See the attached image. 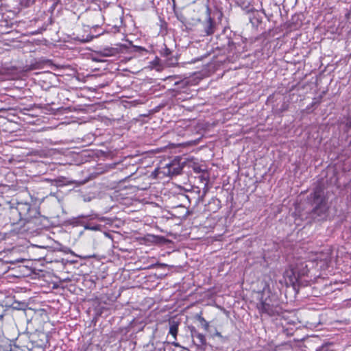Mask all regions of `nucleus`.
Segmentation results:
<instances>
[{
	"instance_id": "nucleus-3",
	"label": "nucleus",
	"mask_w": 351,
	"mask_h": 351,
	"mask_svg": "<svg viewBox=\"0 0 351 351\" xmlns=\"http://www.w3.org/2000/svg\"><path fill=\"white\" fill-rule=\"evenodd\" d=\"M257 308L259 313H265L269 316L279 315L281 313V308L278 305L275 304L269 297L265 299L262 298L260 302L257 304Z\"/></svg>"
},
{
	"instance_id": "nucleus-11",
	"label": "nucleus",
	"mask_w": 351,
	"mask_h": 351,
	"mask_svg": "<svg viewBox=\"0 0 351 351\" xmlns=\"http://www.w3.org/2000/svg\"><path fill=\"white\" fill-rule=\"evenodd\" d=\"M199 321L203 324V326L205 330H208V326H209V324L205 320L204 318L200 317H199Z\"/></svg>"
},
{
	"instance_id": "nucleus-1",
	"label": "nucleus",
	"mask_w": 351,
	"mask_h": 351,
	"mask_svg": "<svg viewBox=\"0 0 351 351\" xmlns=\"http://www.w3.org/2000/svg\"><path fill=\"white\" fill-rule=\"evenodd\" d=\"M312 203L315 206L311 217L318 221L325 219L328 215L329 206L326 198L324 189L322 186H317L311 194Z\"/></svg>"
},
{
	"instance_id": "nucleus-7",
	"label": "nucleus",
	"mask_w": 351,
	"mask_h": 351,
	"mask_svg": "<svg viewBox=\"0 0 351 351\" xmlns=\"http://www.w3.org/2000/svg\"><path fill=\"white\" fill-rule=\"evenodd\" d=\"M192 336L198 340L199 345H204L206 343V338L203 334L194 331L192 332Z\"/></svg>"
},
{
	"instance_id": "nucleus-10",
	"label": "nucleus",
	"mask_w": 351,
	"mask_h": 351,
	"mask_svg": "<svg viewBox=\"0 0 351 351\" xmlns=\"http://www.w3.org/2000/svg\"><path fill=\"white\" fill-rule=\"evenodd\" d=\"M85 229L86 230H93V231H97V230H100L101 229V225H91V224H88L85 226Z\"/></svg>"
},
{
	"instance_id": "nucleus-5",
	"label": "nucleus",
	"mask_w": 351,
	"mask_h": 351,
	"mask_svg": "<svg viewBox=\"0 0 351 351\" xmlns=\"http://www.w3.org/2000/svg\"><path fill=\"white\" fill-rule=\"evenodd\" d=\"M291 273L295 280H298L301 277L305 276L308 273L307 265L304 263H301L300 265L291 269Z\"/></svg>"
},
{
	"instance_id": "nucleus-14",
	"label": "nucleus",
	"mask_w": 351,
	"mask_h": 351,
	"mask_svg": "<svg viewBox=\"0 0 351 351\" xmlns=\"http://www.w3.org/2000/svg\"><path fill=\"white\" fill-rule=\"evenodd\" d=\"M346 126L351 128V117L348 118L346 121Z\"/></svg>"
},
{
	"instance_id": "nucleus-4",
	"label": "nucleus",
	"mask_w": 351,
	"mask_h": 351,
	"mask_svg": "<svg viewBox=\"0 0 351 351\" xmlns=\"http://www.w3.org/2000/svg\"><path fill=\"white\" fill-rule=\"evenodd\" d=\"M16 210L19 212L21 219L26 221H30L38 214L37 210L32 208L28 203H19L17 205Z\"/></svg>"
},
{
	"instance_id": "nucleus-6",
	"label": "nucleus",
	"mask_w": 351,
	"mask_h": 351,
	"mask_svg": "<svg viewBox=\"0 0 351 351\" xmlns=\"http://www.w3.org/2000/svg\"><path fill=\"white\" fill-rule=\"evenodd\" d=\"M204 31L207 36L213 34L215 31V23L210 16L204 23Z\"/></svg>"
},
{
	"instance_id": "nucleus-16",
	"label": "nucleus",
	"mask_w": 351,
	"mask_h": 351,
	"mask_svg": "<svg viewBox=\"0 0 351 351\" xmlns=\"http://www.w3.org/2000/svg\"><path fill=\"white\" fill-rule=\"evenodd\" d=\"M237 1V3L239 5H243L244 4V1L243 0H236Z\"/></svg>"
},
{
	"instance_id": "nucleus-15",
	"label": "nucleus",
	"mask_w": 351,
	"mask_h": 351,
	"mask_svg": "<svg viewBox=\"0 0 351 351\" xmlns=\"http://www.w3.org/2000/svg\"><path fill=\"white\" fill-rule=\"evenodd\" d=\"M3 337V333L1 328H0V342L1 341Z\"/></svg>"
},
{
	"instance_id": "nucleus-9",
	"label": "nucleus",
	"mask_w": 351,
	"mask_h": 351,
	"mask_svg": "<svg viewBox=\"0 0 351 351\" xmlns=\"http://www.w3.org/2000/svg\"><path fill=\"white\" fill-rule=\"evenodd\" d=\"M177 333H178V325L177 324L171 325L170 328H169V334L171 335L175 339H176Z\"/></svg>"
},
{
	"instance_id": "nucleus-13",
	"label": "nucleus",
	"mask_w": 351,
	"mask_h": 351,
	"mask_svg": "<svg viewBox=\"0 0 351 351\" xmlns=\"http://www.w3.org/2000/svg\"><path fill=\"white\" fill-rule=\"evenodd\" d=\"M171 50H170V49H167V48L166 47V48L165 49V50H164V53H163V54H164V56H168L169 55H170V54H171Z\"/></svg>"
},
{
	"instance_id": "nucleus-12",
	"label": "nucleus",
	"mask_w": 351,
	"mask_h": 351,
	"mask_svg": "<svg viewBox=\"0 0 351 351\" xmlns=\"http://www.w3.org/2000/svg\"><path fill=\"white\" fill-rule=\"evenodd\" d=\"M134 51L136 52H147V51L141 47H134Z\"/></svg>"
},
{
	"instance_id": "nucleus-8",
	"label": "nucleus",
	"mask_w": 351,
	"mask_h": 351,
	"mask_svg": "<svg viewBox=\"0 0 351 351\" xmlns=\"http://www.w3.org/2000/svg\"><path fill=\"white\" fill-rule=\"evenodd\" d=\"M118 51L115 48H105L103 49V55L104 56H113L117 53Z\"/></svg>"
},
{
	"instance_id": "nucleus-2",
	"label": "nucleus",
	"mask_w": 351,
	"mask_h": 351,
	"mask_svg": "<svg viewBox=\"0 0 351 351\" xmlns=\"http://www.w3.org/2000/svg\"><path fill=\"white\" fill-rule=\"evenodd\" d=\"M182 171V167L178 160H173L171 162L165 164V166L156 169L152 175L154 177H160V174L164 176H172L179 174Z\"/></svg>"
}]
</instances>
